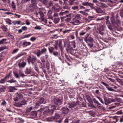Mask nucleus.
Segmentation results:
<instances>
[{"mask_svg": "<svg viewBox=\"0 0 123 123\" xmlns=\"http://www.w3.org/2000/svg\"><path fill=\"white\" fill-rule=\"evenodd\" d=\"M110 81H111L112 82H115V80L113 79L110 78H107Z\"/></svg>", "mask_w": 123, "mask_h": 123, "instance_id": "obj_60", "label": "nucleus"}, {"mask_svg": "<svg viewBox=\"0 0 123 123\" xmlns=\"http://www.w3.org/2000/svg\"><path fill=\"white\" fill-rule=\"evenodd\" d=\"M23 44L25 46L29 45L31 44V43L30 42H27L26 41L23 42Z\"/></svg>", "mask_w": 123, "mask_h": 123, "instance_id": "obj_21", "label": "nucleus"}, {"mask_svg": "<svg viewBox=\"0 0 123 123\" xmlns=\"http://www.w3.org/2000/svg\"><path fill=\"white\" fill-rule=\"evenodd\" d=\"M111 102L109 100H107L105 101V104L106 105H107L108 104L110 103Z\"/></svg>", "mask_w": 123, "mask_h": 123, "instance_id": "obj_55", "label": "nucleus"}, {"mask_svg": "<svg viewBox=\"0 0 123 123\" xmlns=\"http://www.w3.org/2000/svg\"><path fill=\"white\" fill-rule=\"evenodd\" d=\"M46 51V49L45 48H43L40 50L41 51L42 54L45 53Z\"/></svg>", "mask_w": 123, "mask_h": 123, "instance_id": "obj_33", "label": "nucleus"}, {"mask_svg": "<svg viewBox=\"0 0 123 123\" xmlns=\"http://www.w3.org/2000/svg\"><path fill=\"white\" fill-rule=\"evenodd\" d=\"M72 46H73L74 48H75L76 47V43L75 41H72L70 42Z\"/></svg>", "mask_w": 123, "mask_h": 123, "instance_id": "obj_20", "label": "nucleus"}, {"mask_svg": "<svg viewBox=\"0 0 123 123\" xmlns=\"http://www.w3.org/2000/svg\"><path fill=\"white\" fill-rule=\"evenodd\" d=\"M120 14V16L121 17H123V11H121Z\"/></svg>", "mask_w": 123, "mask_h": 123, "instance_id": "obj_64", "label": "nucleus"}, {"mask_svg": "<svg viewBox=\"0 0 123 123\" xmlns=\"http://www.w3.org/2000/svg\"><path fill=\"white\" fill-rule=\"evenodd\" d=\"M32 34H26L25 35H23V38H27L29 37L30 36L32 35Z\"/></svg>", "mask_w": 123, "mask_h": 123, "instance_id": "obj_23", "label": "nucleus"}, {"mask_svg": "<svg viewBox=\"0 0 123 123\" xmlns=\"http://www.w3.org/2000/svg\"><path fill=\"white\" fill-rule=\"evenodd\" d=\"M40 59L42 61V62H45L46 61L45 59L44 58V56H43L42 57H41L40 58Z\"/></svg>", "mask_w": 123, "mask_h": 123, "instance_id": "obj_48", "label": "nucleus"}, {"mask_svg": "<svg viewBox=\"0 0 123 123\" xmlns=\"http://www.w3.org/2000/svg\"><path fill=\"white\" fill-rule=\"evenodd\" d=\"M42 54L40 51V50H38L37 51L36 53V55L38 57H39L40 55Z\"/></svg>", "mask_w": 123, "mask_h": 123, "instance_id": "obj_22", "label": "nucleus"}, {"mask_svg": "<svg viewBox=\"0 0 123 123\" xmlns=\"http://www.w3.org/2000/svg\"><path fill=\"white\" fill-rule=\"evenodd\" d=\"M6 102L4 100L1 103V105H5L6 104Z\"/></svg>", "mask_w": 123, "mask_h": 123, "instance_id": "obj_63", "label": "nucleus"}, {"mask_svg": "<svg viewBox=\"0 0 123 123\" xmlns=\"http://www.w3.org/2000/svg\"><path fill=\"white\" fill-rule=\"evenodd\" d=\"M71 31V30L70 29L68 30H67L64 31L63 32L64 33H65L67 32H68V33H69V32Z\"/></svg>", "mask_w": 123, "mask_h": 123, "instance_id": "obj_62", "label": "nucleus"}, {"mask_svg": "<svg viewBox=\"0 0 123 123\" xmlns=\"http://www.w3.org/2000/svg\"><path fill=\"white\" fill-rule=\"evenodd\" d=\"M26 64V62L23 61L22 62L18 63V66L20 67L24 68Z\"/></svg>", "mask_w": 123, "mask_h": 123, "instance_id": "obj_10", "label": "nucleus"}, {"mask_svg": "<svg viewBox=\"0 0 123 123\" xmlns=\"http://www.w3.org/2000/svg\"><path fill=\"white\" fill-rule=\"evenodd\" d=\"M48 49L49 52L50 53H51L52 52H53L54 49V48L53 47H50Z\"/></svg>", "mask_w": 123, "mask_h": 123, "instance_id": "obj_27", "label": "nucleus"}, {"mask_svg": "<svg viewBox=\"0 0 123 123\" xmlns=\"http://www.w3.org/2000/svg\"><path fill=\"white\" fill-rule=\"evenodd\" d=\"M1 28L4 31L6 32L7 31L8 29L6 26L3 25L1 27Z\"/></svg>", "mask_w": 123, "mask_h": 123, "instance_id": "obj_16", "label": "nucleus"}, {"mask_svg": "<svg viewBox=\"0 0 123 123\" xmlns=\"http://www.w3.org/2000/svg\"><path fill=\"white\" fill-rule=\"evenodd\" d=\"M21 23L20 21H13V23L14 25H15L16 24H19Z\"/></svg>", "mask_w": 123, "mask_h": 123, "instance_id": "obj_30", "label": "nucleus"}, {"mask_svg": "<svg viewBox=\"0 0 123 123\" xmlns=\"http://www.w3.org/2000/svg\"><path fill=\"white\" fill-rule=\"evenodd\" d=\"M41 1L45 5H48L49 4V3L47 0H41Z\"/></svg>", "mask_w": 123, "mask_h": 123, "instance_id": "obj_19", "label": "nucleus"}, {"mask_svg": "<svg viewBox=\"0 0 123 123\" xmlns=\"http://www.w3.org/2000/svg\"><path fill=\"white\" fill-rule=\"evenodd\" d=\"M31 115L34 117H36L37 115V113L36 111H34L31 113Z\"/></svg>", "mask_w": 123, "mask_h": 123, "instance_id": "obj_25", "label": "nucleus"}, {"mask_svg": "<svg viewBox=\"0 0 123 123\" xmlns=\"http://www.w3.org/2000/svg\"><path fill=\"white\" fill-rule=\"evenodd\" d=\"M34 29L36 30H40L41 29V28L39 26L37 25L34 27Z\"/></svg>", "mask_w": 123, "mask_h": 123, "instance_id": "obj_45", "label": "nucleus"}, {"mask_svg": "<svg viewBox=\"0 0 123 123\" xmlns=\"http://www.w3.org/2000/svg\"><path fill=\"white\" fill-rule=\"evenodd\" d=\"M60 19L59 18H55L54 19V22L55 23H57L59 22Z\"/></svg>", "mask_w": 123, "mask_h": 123, "instance_id": "obj_31", "label": "nucleus"}, {"mask_svg": "<svg viewBox=\"0 0 123 123\" xmlns=\"http://www.w3.org/2000/svg\"><path fill=\"white\" fill-rule=\"evenodd\" d=\"M14 105L17 107H21V105L20 102L18 103H16L14 104Z\"/></svg>", "mask_w": 123, "mask_h": 123, "instance_id": "obj_28", "label": "nucleus"}, {"mask_svg": "<svg viewBox=\"0 0 123 123\" xmlns=\"http://www.w3.org/2000/svg\"><path fill=\"white\" fill-rule=\"evenodd\" d=\"M81 18L80 17V16L78 14H77L76 15L74 18H75L76 19H80Z\"/></svg>", "mask_w": 123, "mask_h": 123, "instance_id": "obj_42", "label": "nucleus"}, {"mask_svg": "<svg viewBox=\"0 0 123 123\" xmlns=\"http://www.w3.org/2000/svg\"><path fill=\"white\" fill-rule=\"evenodd\" d=\"M61 111L64 114H67L69 111V110L67 107H64L62 109Z\"/></svg>", "mask_w": 123, "mask_h": 123, "instance_id": "obj_9", "label": "nucleus"}, {"mask_svg": "<svg viewBox=\"0 0 123 123\" xmlns=\"http://www.w3.org/2000/svg\"><path fill=\"white\" fill-rule=\"evenodd\" d=\"M37 58L35 57H32L31 56H29L27 58V60L28 63L31 62L32 64H34Z\"/></svg>", "mask_w": 123, "mask_h": 123, "instance_id": "obj_2", "label": "nucleus"}, {"mask_svg": "<svg viewBox=\"0 0 123 123\" xmlns=\"http://www.w3.org/2000/svg\"><path fill=\"white\" fill-rule=\"evenodd\" d=\"M39 13L40 16L42 20L43 21H44V15L43 13L42 12L41 10L39 11Z\"/></svg>", "mask_w": 123, "mask_h": 123, "instance_id": "obj_13", "label": "nucleus"}, {"mask_svg": "<svg viewBox=\"0 0 123 123\" xmlns=\"http://www.w3.org/2000/svg\"><path fill=\"white\" fill-rule=\"evenodd\" d=\"M53 109L49 110L48 109L45 111L43 113L44 115L45 116L47 115H51L53 114Z\"/></svg>", "mask_w": 123, "mask_h": 123, "instance_id": "obj_4", "label": "nucleus"}, {"mask_svg": "<svg viewBox=\"0 0 123 123\" xmlns=\"http://www.w3.org/2000/svg\"><path fill=\"white\" fill-rule=\"evenodd\" d=\"M54 103L56 106H59L62 104V101L59 99H55L54 100Z\"/></svg>", "mask_w": 123, "mask_h": 123, "instance_id": "obj_3", "label": "nucleus"}, {"mask_svg": "<svg viewBox=\"0 0 123 123\" xmlns=\"http://www.w3.org/2000/svg\"><path fill=\"white\" fill-rule=\"evenodd\" d=\"M13 74H14V76L16 78H19V76L17 73L16 72H14Z\"/></svg>", "mask_w": 123, "mask_h": 123, "instance_id": "obj_34", "label": "nucleus"}, {"mask_svg": "<svg viewBox=\"0 0 123 123\" xmlns=\"http://www.w3.org/2000/svg\"><path fill=\"white\" fill-rule=\"evenodd\" d=\"M79 7L77 6H73L72 7V9L74 10H78Z\"/></svg>", "mask_w": 123, "mask_h": 123, "instance_id": "obj_46", "label": "nucleus"}, {"mask_svg": "<svg viewBox=\"0 0 123 123\" xmlns=\"http://www.w3.org/2000/svg\"><path fill=\"white\" fill-rule=\"evenodd\" d=\"M6 48L5 47H0V51H2Z\"/></svg>", "mask_w": 123, "mask_h": 123, "instance_id": "obj_56", "label": "nucleus"}, {"mask_svg": "<svg viewBox=\"0 0 123 123\" xmlns=\"http://www.w3.org/2000/svg\"><path fill=\"white\" fill-rule=\"evenodd\" d=\"M100 4L101 5V6L102 7L104 8H106L107 7V6L105 5V4L101 3Z\"/></svg>", "mask_w": 123, "mask_h": 123, "instance_id": "obj_52", "label": "nucleus"}, {"mask_svg": "<svg viewBox=\"0 0 123 123\" xmlns=\"http://www.w3.org/2000/svg\"><path fill=\"white\" fill-rule=\"evenodd\" d=\"M19 75L21 77H24L25 76H26V75H25L23 72V69H20L19 71Z\"/></svg>", "mask_w": 123, "mask_h": 123, "instance_id": "obj_12", "label": "nucleus"}, {"mask_svg": "<svg viewBox=\"0 0 123 123\" xmlns=\"http://www.w3.org/2000/svg\"><path fill=\"white\" fill-rule=\"evenodd\" d=\"M79 120L78 119H76L73 121V123H79Z\"/></svg>", "mask_w": 123, "mask_h": 123, "instance_id": "obj_49", "label": "nucleus"}, {"mask_svg": "<svg viewBox=\"0 0 123 123\" xmlns=\"http://www.w3.org/2000/svg\"><path fill=\"white\" fill-rule=\"evenodd\" d=\"M17 97L18 98L19 100L22 99L23 98V96L21 94H20L18 95Z\"/></svg>", "mask_w": 123, "mask_h": 123, "instance_id": "obj_54", "label": "nucleus"}, {"mask_svg": "<svg viewBox=\"0 0 123 123\" xmlns=\"http://www.w3.org/2000/svg\"><path fill=\"white\" fill-rule=\"evenodd\" d=\"M23 55V53L19 54L17 56L16 58V59H17L18 58L20 57V56Z\"/></svg>", "mask_w": 123, "mask_h": 123, "instance_id": "obj_61", "label": "nucleus"}, {"mask_svg": "<svg viewBox=\"0 0 123 123\" xmlns=\"http://www.w3.org/2000/svg\"><path fill=\"white\" fill-rule=\"evenodd\" d=\"M20 103L21 104L22 107L23 105H25L27 104L26 101L25 100L22 101Z\"/></svg>", "mask_w": 123, "mask_h": 123, "instance_id": "obj_32", "label": "nucleus"}, {"mask_svg": "<svg viewBox=\"0 0 123 123\" xmlns=\"http://www.w3.org/2000/svg\"><path fill=\"white\" fill-rule=\"evenodd\" d=\"M73 22H72V23L76 25L77 24V23H80V21L79 19L74 18L73 19Z\"/></svg>", "mask_w": 123, "mask_h": 123, "instance_id": "obj_14", "label": "nucleus"}, {"mask_svg": "<svg viewBox=\"0 0 123 123\" xmlns=\"http://www.w3.org/2000/svg\"><path fill=\"white\" fill-rule=\"evenodd\" d=\"M52 12L51 10H49L48 12L47 15L50 16L51 15L52 13Z\"/></svg>", "mask_w": 123, "mask_h": 123, "instance_id": "obj_41", "label": "nucleus"}, {"mask_svg": "<svg viewBox=\"0 0 123 123\" xmlns=\"http://www.w3.org/2000/svg\"><path fill=\"white\" fill-rule=\"evenodd\" d=\"M68 12H69L68 11H66L64 12H60L59 13V15L60 16H62L64 15H66L68 13Z\"/></svg>", "mask_w": 123, "mask_h": 123, "instance_id": "obj_15", "label": "nucleus"}, {"mask_svg": "<svg viewBox=\"0 0 123 123\" xmlns=\"http://www.w3.org/2000/svg\"><path fill=\"white\" fill-rule=\"evenodd\" d=\"M57 44L58 42L56 41H55V45H54V46L57 50Z\"/></svg>", "mask_w": 123, "mask_h": 123, "instance_id": "obj_53", "label": "nucleus"}, {"mask_svg": "<svg viewBox=\"0 0 123 123\" xmlns=\"http://www.w3.org/2000/svg\"><path fill=\"white\" fill-rule=\"evenodd\" d=\"M94 9L97 13H101L103 15L105 14V12L100 8L97 7L95 8Z\"/></svg>", "mask_w": 123, "mask_h": 123, "instance_id": "obj_6", "label": "nucleus"}, {"mask_svg": "<svg viewBox=\"0 0 123 123\" xmlns=\"http://www.w3.org/2000/svg\"><path fill=\"white\" fill-rule=\"evenodd\" d=\"M69 5H72L73 4L74 2L76 0H69Z\"/></svg>", "mask_w": 123, "mask_h": 123, "instance_id": "obj_37", "label": "nucleus"}, {"mask_svg": "<svg viewBox=\"0 0 123 123\" xmlns=\"http://www.w3.org/2000/svg\"><path fill=\"white\" fill-rule=\"evenodd\" d=\"M60 117V114L57 113H55L54 116H52L48 118L47 120L49 121H52L51 119H58Z\"/></svg>", "mask_w": 123, "mask_h": 123, "instance_id": "obj_1", "label": "nucleus"}, {"mask_svg": "<svg viewBox=\"0 0 123 123\" xmlns=\"http://www.w3.org/2000/svg\"><path fill=\"white\" fill-rule=\"evenodd\" d=\"M15 90H16V89L14 87H12L10 88L9 91L10 92H13Z\"/></svg>", "mask_w": 123, "mask_h": 123, "instance_id": "obj_36", "label": "nucleus"}, {"mask_svg": "<svg viewBox=\"0 0 123 123\" xmlns=\"http://www.w3.org/2000/svg\"><path fill=\"white\" fill-rule=\"evenodd\" d=\"M96 97L97 99H98L99 100V101L101 103L104 104V102H103L102 101V99L101 97H99L98 96H96Z\"/></svg>", "mask_w": 123, "mask_h": 123, "instance_id": "obj_39", "label": "nucleus"}, {"mask_svg": "<svg viewBox=\"0 0 123 123\" xmlns=\"http://www.w3.org/2000/svg\"><path fill=\"white\" fill-rule=\"evenodd\" d=\"M31 72V71L30 69L27 68L26 71L25 72V73L26 74H29Z\"/></svg>", "mask_w": 123, "mask_h": 123, "instance_id": "obj_26", "label": "nucleus"}, {"mask_svg": "<svg viewBox=\"0 0 123 123\" xmlns=\"http://www.w3.org/2000/svg\"><path fill=\"white\" fill-rule=\"evenodd\" d=\"M31 2L33 6L37 8V4L36 3L35 0H31Z\"/></svg>", "mask_w": 123, "mask_h": 123, "instance_id": "obj_18", "label": "nucleus"}, {"mask_svg": "<svg viewBox=\"0 0 123 123\" xmlns=\"http://www.w3.org/2000/svg\"><path fill=\"white\" fill-rule=\"evenodd\" d=\"M97 107L99 109L104 110L105 109V108L103 107L102 106H97Z\"/></svg>", "mask_w": 123, "mask_h": 123, "instance_id": "obj_44", "label": "nucleus"}, {"mask_svg": "<svg viewBox=\"0 0 123 123\" xmlns=\"http://www.w3.org/2000/svg\"><path fill=\"white\" fill-rule=\"evenodd\" d=\"M6 80L5 79V78H4L2 79L1 80L0 82L1 83H4Z\"/></svg>", "mask_w": 123, "mask_h": 123, "instance_id": "obj_59", "label": "nucleus"}, {"mask_svg": "<svg viewBox=\"0 0 123 123\" xmlns=\"http://www.w3.org/2000/svg\"><path fill=\"white\" fill-rule=\"evenodd\" d=\"M53 54L55 56H57L59 55V53L57 52L54 51L53 52Z\"/></svg>", "mask_w": 123, "mask_h": 123, "instance_id": "obj_40", "label": "nucleus"}, {"mask_svg": "<svg viewBox=\"0 0 123 123\" xmlns=\"http://www.w3.org/2000/svg\"><path fill=\"white\" fill-rule=\"evenodd\" d=\"M6 39H3L1 40L0 41V45L3 44L4 43V41H6Z\"/></svg>", "mask_w": 123, "mask_h": 123, "instance_id": "obj_50", "label": "nucleus"}, {"mask_svg": "<svg viewBox=\"0 0 123 123\" xmlns=\"http://www.w3.org/2000/svg\"><path fill=\"white\" fill-rule=\"evenodd\" d=\"M106 24L108 28L111 30H112V25L110 23L109 19H106Z\"/></svg>", "mask_w": 123, "mask_h": 123, "instance_id": "obj_5", "label": "nucleus"}, {"mask_svg": "<svg viewBox=\"0 0 123 123\" xmlns=\"http://www.w3.org/2000/svg\"><path fill=\"white\" fill-rule=\"evenodd\" d=\"M87 40L91 42H93V39L91 37H89Z\"/></svg>", "mask_w": 123, "mask_h": 123, "instance_id": "obj_57", "label": "nucleus"}, {"mask_svg": "<svg viewBox=\"0 0 123 123\" xmlns=\"http://www.w3.org/2000/svg\"><path fill=\"white\" fill-rule=\"evenodd\" d=\"M12 8L14 10L16 9V6L15 3L13 1L12 2Z\"/></svg>", "mask_w": 123, "mask_h": 123, "instance_id": "obj_24", "label": "nucleus"}, {"mask_svg": "<svg viewBox=\"0 0 123 123\" xmlns=\"http://www.w3.org/2000/svg\"><path fill=\"white\" fill-rule=\"evenodd\" d=\"M7 82L10 83H12L16 82V81L13 79H11L10 80L7 81Z\"/></svg>", "mask_w": 123, "mask_h": 123, "instance_id": "obj_29", "label": "nucleus"}, {"mask_svg": "<svg viewBox=\"0 0 123 123\" xmlns=\"http://www.w3.org/2000/svg\"><path fill=\"white\" fill-rule=\"evenodd\" d=\"M107 89L108 90L111 91H114L116 92V91L114 90L111 87H108L107 88Z\"/></svg>", "mask_w": 123, "mask_h": 123, "instance_id": "obj_47", "label": "nucleus"}, {"mask_svg": "<svg viewBox=\"0 0 123 123\" xmlns=\"http://www.w3.org/2000/svg\"><path fill=\"white\" fill-rule=\"evenodd\" d=\"M110 20L113 26L115 27H117V23L115 21V18H110Z\"/></svg>", "mask_w": 123, "mask_h": 123, "instance_id": "obj_7", "label": "nucleus"}, {"mask_svg": "<svg viewBox=\"0 0 123 123\" xmlns=\"http://www.w3.org/2000/svg\"><path fill=\"white\" fill-rule=\"evenodd\" d=\"M69 107L70 108H72L74 107L76 105V103L74 102H73L71 103L68 104Z\"/></svg>", "mask_w": 123, "mask_h": 123, "instance_id": "obj_11", "label": "nucleus"}, {"mask_svg": "<svg viewBox=\"0 0 123 123\" xmlns=\"http://www.w3.org/2000/svg\"><path fill=\"white\" fill-rule=\"evenodd\" d=\"M32 108L31 107L28 108H27L26 110V111L27 113H29L32 110Z\"/></svg>", "mask_w": 123, "mask_h": 123, "instance_id": "obj_43", "label": "nucleus"}, {"mask_svg": "<svg viewBox=\"0 0 123 123\" xmlns=\"http://www.w3.org/2000/svg\"><path fill=\"white\" fill-rule=\"evenodd\" d=\"M50 65L49 62H47L46 63V67L48 69L49 68Z\"/></svg>", "mask_w": 123, "mask_h": 123, "instance_id": "obj_51", "label": "nucleus"}, {"mask_svg": "<svg viewBox=\"0 0 123 123\" xmlns=\"http://www.w3.org/2000/svg\"><path fill=\"white\" fill-rule=\"evenodd\" d=\"M6 21L7 23H8L9 25H11V20L9 18H7L6 19Z\"/></svg>", "mask_w": 123, "mask_h": 123, "instance_id": "obj_38", "label": "nucleus"}, {"mask_svg": "<svg viewBox=\"0 0 123 123\" xmlns=\"http://www.w3.org/2000/svg\"><path fill=\"white\" fill-rule=\"evenodd\" d=\"M44 101V99L43 98H41L39 99V102L40 104L43 103Z\"/></svg>", "mask_w": 123, "mask_h": 123, "instance_id": "obj_35", "label": "nucleus"}, {"mask_svg": "<svg viewBox=\"0 0 123 123\" xmlns=\"http://www.w3.org/2000/svg\"><path fill=\"white\" fill-rule=\"evenodd\" d=\"M83 5L86 6H88L91 7H92L93 5V4L92 3H90L87 2H83L82 4Z\"/></svg>", "mask_w": 123, "mask_h": 123, "instance_id": "obj_8", "label": "nucleus"}, {"mask_svg": "<svg viewBox=\"0 0 123 123\" xmlns=\"http://www.w3.org/2000/svg\"><path fill=\"white\" fill-rule=\"evenodd\" d=\"M36 39V38L35 37H32L31 38L30 40L32 41H34Z\"/></svg>", "mask_w": 123, "mask_h": 123, "instance_id": "obj_58", "label": "nucleus"}, {"mask_svg": "<svg viewBox=\"0 0 123 123\" xmlns=\"http://www.w3.org/2000/svg\"><path fill=\"white\" fill-rule=\"evenodd\" d=\"M71 15L70 14L68 15H66V17H68V18H67L65 19V20L67 22H68L70 21L71 18H70Z\"/></svg>", "mask_w": 123, "mask_h": 123, "instance_id": "obj_17", "label": "nucleus"}]
</instances>
